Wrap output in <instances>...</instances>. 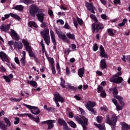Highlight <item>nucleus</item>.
I'll use <instances>...</instances> for the list:
<instances>
[{
    "label": "nucleus",
    "instance_id": "56",
    "mask_svg": "<svg viewBox=\"0 0 130 130\" xmlns=\"http://www.w3.org/2000/svg\"><path fill=\"white\" fill-rule=\"evenodd\" d=\"M50 32L51 38L55 37V35L54 34V31H53V30H52V29H50Z\"/></svg>",
    "mask_w": 130,
    "mask_h": 130
},
{
    "label": "nucleus",
    "instance_id": "8",
    "mask_svg": "<svg viewBox=\"0 0 130 130\" xmlns=\"http://www.w3.org/2000/svg\"><path fill=\"white\" fill-rule=\"evenodd\" d=\"M123 81V78L121 77H111L110 78V82L111 83H114V84H121Z\"/></svg>",
    "mask_w": 130,
    "mask_h": 130
},
{
    "label": "nucleus",
    "instance_id": "47",
    "mask_svg": "<svg viewBox=\"0 0 130 130\" xmlns=\"http://www.w3.org/2000/svg\"><path fill=\"white\" fill-rule=\"evenodd\" d=\"M100 95L102 98H106V92H105V90H103L101 92Z\"/></svg>",
    "mask_w": 130,
    "mask_h": 130
},
{
    "label": "nucleus",
    "instance_id": "26",
    "mask_svg": "<svg viewBox=\"0 0 130 130\" xmlns=\"http://www.w3.org/2000/svg\"><path fill=\"white\" fill-rule=\"evenodd\" d=\"M84 74H85V69H84V68L78 69L79 77H80V78H83V76H84Z\"/></svg>",
    "mask_w": 130,
    "mask_h": 130
},
{
    "label": "nucleus",
    "instance_id": "64",
    "mask_svg": "<svg viewBox=\"0 0 130 130\" xmlns=\"http://www.w3.org/2000/svg\"><path fill=\"white\" fill-rule=\"evenodd\" d=\"M52 42H53L54 45H56V41L55 40V37L51 38Z\"/></svg>",
    "mask_w": 130,
    "mask_h": 130
},
{
    "label": "nucleus",
    "instance_id": "28",
    "mask_svg": "<svg viewBox=\"0 0 130 130\" xmlns=\"http://www.w3.org/2000/svg\"><path fill=\"white\" fill-rule=\"evenodd\" d=\"M109 91L110 92H112L113 91V94L114 95V96H117V94H118V90H117V87H115L114 88H109Z\"/></svg>",
    "mask_w": 130,
    "mask_h": 130
},
{
    "label": "nucleus",
    "instance_id": "29",
    "mask_svg": "<svg viewBox=\"0 0 130 130\" xmlns=\"http://www.w3.org/2000/svg\"><path fill=\"white\" fill-rule=\"evenodd\" d=\"M66 36L69 39H72V40H76V36L74 34H71V32L67 33Z\"/></svg>",
    "mask_w": 130,
    "mask_h": 130
},
{
    "label": "nucleus",
    "instance_id": "36",
    "mask_svg": "<svg viewBox=\"0 0 130 130\" xmlns=\"http://www.w3.org/2000/svg\"><path fill=\"white\" fill-rule=\"evenodd\" d=\"M81 118L83 119V123L85 125V126H87L88 125V119L87 118L85 117L84 116H81Z\"/></svg>",
    "mask_w": 130,
    "mask_h": 130
},
{
    "label": "nucleus",
    "instance_id": "45",
    "mask_svg": "<svg viewBox=\"0 0 130 130\" xmlns=\"http://www.w3.org/2000/svg\"><path fill=\"white\" fill-rule=\"evenodd\" d=\"M32 119H34V121H35V122H37V123H39V122H40V118H39L38 116H37V118L34 117V118H32Z\"/></svg>",
    "mask_w": 130,
    "mask_h": 130
},
{
    "label": "nucleus",
    "instance_id": "18",
    "mask_svg": "<svg viewBox=\"0 0 130 130\" xmlns=\"http://www.w3.org/2000/svg\"><path fill=\"white\" fill-rule=\"evenodd\" d=\"M101 69L102 70H105V69H107V64H106V59L104 58L101 60Z\"/></svg>",
    "mask_w": 130,
    "mask_h": 130
},
{
    "label": "nucleus",
    "instance_id": "48",
    "mask_svg": "<svg viewBox=\"0 0 130 130\" xmlns=\"http://www.w3.org/2000/svg\"><path fill=\"white\" fill-rule=\"evenodd\" d=\"M77 22L78 23V24L80 25H83V23H84V21H83V20H82V19L79 18V17H77Z\"/></svg>",
    "mask_w": 130,
    "mask_h": 130
},
{
    "label": "nucleus",
    "instance_id": "32",
    "mask_svg": "<svg viewBox=\"0 0 130 130\" xmlns=\"http://www.w3.org/2000/svg\"><path fill=\"white\" fill-rule=\"evenodd\" d=\"M13 10H16L17 11H23L24 7L22 5H17L12 8Z\"/></svg>",
    "mask_w": 130,
    "mask_h": 130
},
{
    "label": "nucleus",
    "instance_id": "43",
    "mask_svg": "<svg viewBox=\"0 0 130 130\" xmlns=\"http://www.w3.org/2000/svg\"><path fill=\"white\" fill-rule=\"evenodd\" d=\"M103 119V118L102 116H98L96 117V121L98 122V123H101V121H102V120Z\"/></svg>",
    "mask_w": 130,
    "mask_h": 130
},
{
    "label": "nucleus",
    "instance_id": "17",
    "mask_svg": "<svg viewBox=\"0 0 130 130\" xmlns=\"http://www.w3.org/2000/svg\"><path fill=\"white\" fill-rule=\"evenodd\" d=\"M10 26H11V24L7 25L2 24L0 27V29H1L2 31H3L4 32H7L10 30Z\"/></svg>",
    "mask_w": 130,
    "mask_h": 130
},
{
    "label": "nucleus",
    "instance_id": "33",
    "mask_svg": "<svg viewBox=\"0 0 130 130\" xmlns=\"http://www.w3.org/2000/svg\"><path fill=\"white\" fill-rule=\"evenodd\" d=\"M20 3H24L25 5H31V4L34 3V1L31 0H20Z\"/></svg>",
    "mask_w": 130,
    "mask_h": 130
},
{
    "label": "nucleus",
    "instance_id": "24",
    "mask_svg": "<svg viewBox=\"0 0 130 130\" xmlns=\"http://www.w3.org/2000/svg\"><path fill=\"white\" fill-rule=\"evenodd\" d=\"M44 109H46V110H47V111H48V112H54V110H55V108L54 107H51L48 108L47 105H45L44 106Z\"/></svg>",
    "mask_w": 130,
    "mask_h": 130
},
{
    "label": "nucleus",
    "instance_id": "25",
    "mask_svg": "<svg viewBox=\"0 0 130 130\" xmlns=\"http://www.w3.org/2000/svg\"><path fill=\"white\" fill-rule=\"evenodd\" d=\"M109 36H114L115 35L116 31L112 28H109L107 29Z\"/></svg>",
    "mask_w": 130,
    "mask_h": 130
},
{
    "label": "nucleus",
    "instance_id": "41",
    "mask_svg": "<svg viewBox=\"0 0 130 130\" xmlns=\"http://www.w3.org/2000/svg\"><path fill=\"white\" fill-rule=\"evenodd\" d=\"M25 48L26 51L28 52V53L29 52H32V51H33V50H32V48H31V46L30 45L25 47Z\"/></svg>",
    "mask_w": 130,
    "mask_h": 130
},
{
    "label": "nucleus",
    "instance_id": "30",
    "mask_svg": "<svg viewBox=\"0 0 130 130\" xmlns=\"http://www.w3.org/2000/svg\"><path fill=\"white\" fill-rule=\"evenodd\" d=\"M27 84L30 85V86H32L34 88H36L37 87V82L34 80H31L30 81H27Z\"/></svg>",
    "mask_w": 130,
    "mask_h": 130
},
{
    "label": "nucleus",
    "instance_id": "49",
    "mask_svg": "<svg viewBox=\"0 0 130 130\" xmlns=\"http://www.w3.org/2000/svg\"><path fill=\"white\" fill-rule=\"evenodd\" d=\"M3 78L5 79L6 82H7L8 83H10V82H11V79H10L9 76L4 75L3 76Z\"/></svg>",
    "mask_w": 130,
    "mask_h": 130
},
{
    "label": "nucleus",
    "instance_id": "34",
    "mask_svg": "<svg viewBox=\"0 0 130 130\" xmlns=\"http://www.w3.org/2000/svg\"><path fill=\"white\" fill-rule=\"evenodd\" d=\"M4 122L6 123V125H7V127L8 126L9 127L11 126V121H10V119L7 117H4Z\"/></svg>",
    "mask_w": 130,
    "mask_h": 130
},
{
    "label": "nucleus",
    "instance_id": "23",
    "mask_svg": "<svg viewBox=\"0 0 130 130\" xmlns=\"http://www.w3.org/2000/svg\"><path fill=\"white\" fill-rule=\"evenodd\" d=\"M0 129L1 130H7L8 129V125H6L5 121H0Z\"/></svg>",
    "mask_w": 130,
    "mask_h": 130
},
{
    "label": "nucleus",
    "instance_id": "50",
    "mask_svg": "<svg viewBox=\"0 0 130 130\" xmlns=\"http://www.w3.org/2000/svg\"><path fill=\"white\" fill-rule=\"evenodd\" d=\"M28 54L30 57H34L35 59H36V56H35V53H34L33 51L29 52V53H28Z\"/></svg>",
    "mask_w": 130,
    "mask_h": 130
},
{
    "label": "nucleus",
    "instance_id": "54",
    "mask_svg": "<svg viewBox=\"0 0 130 130\" xmlns=\"http://www.w3.org/2000/svg\"><path fill=\"white\" fill-rule=\"evenodd\" d=\"M102 90H103V87L99 85L98 87V93H101V92H102Z\"/></svg>",
    "mask_w": 130,
    "mask_h": 130
},
{
    "label": "nucleus",
    "instance_id": "35",
    "mask_svg": "<svg viewBox=\"0 0 130 130\" xmlns=\"http://www.w3.org/2000/svg\"><path fill=\"white\" fill-rule=\"evenodd\" d=\"M11 17H12V18H14V19H16L18 21H21V17H20V16H19V15L17 14L11 13Z\"/></svg>",
    "mask_w": 130,
    "mask_h": 130
},
{
    "label": "nucleus",
    "instance_id": "46",
    "mask_svg": "<svg viewBox=\"0 0 130 130\" xmlns=\"http://www.w3.org/2000/svg\"><path fill=\"white\" fill-rule=\"evenodd\" d=\"M15 121L14 122V124H18L20 122V118L18 117H15Z\"/></svg>",
    "mask_w": 130,
    "mask_h": 130
},
{
    "label": "nucleus",
    "instance_id": "3",
    "mask_svg": "<svg viewBox=\"0 0 130 130\" xmlns=\"http://www.w3.org/2000/svg\"><path fill=\"white\" fill-rule=\"evenodd\" d=\"M29 12L32 17H35L37 13H43L44 10L43 9H40L36 4H32L29 7Z\"/></svg>",
    "mask_w": 130,
    "mask_h": 130
},
{
    "label": "nucleus",
    "instance_id": "63",
    "mask_svg": "<svg viewBox=\"0 0 130 130\" xmlns=\"http://www.w3.org/2000/svg\"><path fill=\"white\" fill-rule=\"evenodd\" d=\"M58 22H60V24L61 25H63V24H64V22L63 21V20H62V19H58L57 20V22L56 23H58Z\"/></svg>",
    "mask_w": 130,
    "mask_h": 130
},
{
    "label": "nucleus",
    "instance_id": "2",
    "mask_svg": "<svg viewBox=\"0 0 130 130\" xmlns=\"http://www.w3.org/2000/svg\"><path fill=\"white\" fill-rule=\"evenodd\" d=\"M106 122L109 125H111L112 130H115L116 122H117V117L116 115L113 114L110 119L109 115H107L106 117Z\"/></svg>",
    "mask_w": 130,
    "mask_h": 130
},
{
    "label": "nucleus",
    "instance_id": "7",
    "mask_svg": "<svg viewBox=\"0 0 130 130\" xmlns=\"http://www.w3.org/2000/svg\"><path fill=\"white\" fill-rule=\"evenodd\" d=\"M0 57L2 60V61H4V62L6 61V62H7V64L8 67L11 66V64H10V59L6 53L3 51L0 52Z\"/></svg>",
    "mask_w": 130,
    "mask_h": 130
},
{
    "label": "nucleus",
    "instance_id": "1",
    "mask_svg": "<svg viewBox=\"0 0 130 130\" xmlns=\"http://www.w3.org/2000/svg\"><path fill=\"white\" fill-rule=\"evenodd\" d=\"M90 18L92 19L94 22V23L92 24L91 26V31L92 33H95V31H96V33L101 32V31L104 29V25L103 23L99 22L98 19H97V17L93 14H90Z\"/></svg>",
    "mask_w": 130,
    "mask_h": 130
},
{
    "label": "nucleus",
    "instance_id": "21",
    "mask_svg": "<svg viewBox=\"0 0 130 130\" xmlns=\"http://www.w3.org/2000/svg\"><path fill=\"white\" fill-rule=\"evenodd\" d=\"M86 8L88 11H91L92 14H95V11H94V10H95V7L93 6L92 3H89L86 6Z\"/></svg>",
    "mask_w": 130,
    "mask_h": 130
},
{
    "label": "nucleus",
    "instance_id": "38",
    "mask_svg": "<svg viewBox=\"0 0 130 130\" xmlns=\"http://www.w3.org/2000/svg\"><path fill=\"white\" fill-rule=\"evenodd\" d=\"M60 80H61V83L60 85L63 89H64L66 88V85H64L66 84V80H63V78H62V77L60 78Z\"/></svg>",
    "mask_w": 130,
    "mask_h": 130
},
{
    "label": "nucleus",
    "instance_id": "19",
    "mask_svg": "<svg viewBox=\"0 0 130 130\" xmlns=\"http://www.w3.org/2000/svg\"><path fill=\"white\" fill-rule=\"evenodd\" d=\"M56 121L55 120H49V122H48V128L47 129H51L53 128V126L54 125L53 123H55Z\"/></svg>",
    "mask_w": 130,
    "mask_h": 130
},
{
    "label": "nucleus",
    "instance_id": "59",
    "mask_svg": "<svg viewBox=\"0 0 130 130\" xmlns=\"http://www.w3.org/2000/svg\"><path fill=\"white\" fill-rule=\"evenodd\" d=\"M26 115L27 116H28V117H29V118H31V119H33V118H34V116H33V115H32L31 114L26 113L25 116H26Z\"/></svg>",
    "mask_w": 130,
    "mask_h": 130
},
{
    "label": "nucleus",
    "instance_id": "20",
    "mask_svg": "<svg viewBox=\"0 0 130 130\" xmlns=\"http://www.w3.org/2000/svg\"><path fill=\"white\" fill-rule=\"evenodd\" d=\"M121 125L122 130H130V125H128V124L124 122H122L121 123Z\"/></svg>",
    "mask_w": 130,
    "mask_h": 130
},
{
    "label": "nucleus",
    "instance_id": "42",
    "mask_svg": "<svg viewBox=\"0 0 130 130\" xmlns=\"http://www.w3.org/2000/svg\"><path fill=\"white\" fill-rule=\"evenodd\" d=\"M11 16V13L10 14H5L4 15V17H2V21H6V19H9V17Z\"/></svg>",
    "mask_w": 130,
    "mask_h": 130
},
{
    "label": "nucleus",
    "instance_id": "9",
    "mask_svg": "<svg viewBox=\"0 0 130 130\" xmlns=\"http://www.w3.org/2000/svg\"><path fill=\"white\" fill-rule=\"evenodd\" d=\"M23 105L24 106H25V107H26V108H28V109H29V110H32V109L34 110V113L35 115H38V114H39V113H40V110L39 109H38V107H34V106H32L29 105H27L25 103H23Z\"/></svg>",
    "mask_w": 130,
    "mask_h": 130
},
{
    "label": "nucleus",
    "instance_id": "40",
    "mask_svg": "<svg viewBox=\"0 0 130 130\" xmlns=\"http://www.w3.org/2000/svg\"><path fill=\"white\" fill-rule=\"evenodd\" d=\"M20 62L22 67H25L26 64V59L24 57H22V58L20 59Z\"/></svg>",
    "mask_w": 130,
    "mask_h": 130
},
{
    "label": "nucleus",
    "instance_id": "51",
    "mask_svg": "<svg viewBox=\"0 0 130 130\" xmlns=\"http://www.w3.org/2000/svg\"><path fill=\"white\" fill-rule=\"evenodd\" d=\"M69 88L70 90H73V91H77L78 90V88L74 86L69 85Z\"/></svg>",
    "mask_w": 130,
    "mask_h": 130
},
{
    "label": "nucleus",
    "instance_id": "37",
    "mask_svg": "<svg viewBox=\"0 0 130 130\" xmlns=\"http://www.w3.org/2000/svg\"><path fill=\"white\" fill-rule=\"evenodd\" d=\"M67 123L73 128H76V127H77V124H76L73 121H68Z\"/></svg>",
    "mask_w": 130,
    "mask_h": 130
},
{
    "label": "nucleus",
    "instance_id": "52",
    "mask_svg": "<svg viewBox=\"0 0 130 130\" xmlns=\"http://www.w3.org/2000/svg\"><path fill=\"white\" fill-rule=\"evenodd\" d=\"M98 46L97 45V44H94L93 47V51H97L98 50Z\"/></svg>",
    "mask_w": 130,
    "mask_h": 130
},
{
    "label": "nucleus",
    "instance_id": "27",
    "mask_svg": "<svg viewBox=\"0 0 130 130\" xmlns=\"http://www.w3.org/2000/svg\"><path fill=\"white\" fill-rule=\"evenodd\" d=\"M96 105V104L95 103L90 101L88 103H87V105H85V107L87 109L89 108H93Z\"/></svg>",
    "mask_w": 130,
    "mask_h": 130
},
{
    "label": "nucleus",
    "instance_id": "22",
    "mask_svg": "<svg viewBox=\"0 0 130 130\" xmlns=\"http://www.w3.org/2000/svg\"><path fill=\"white\" fill-rule=\"evenodd\" d=\"M114 98L118 100L120 104L122 105V106H123V105H124V102H123V98H122L120 95H114Z\"/></svg>",
    "mask_w": 130,
    "mask_h": 130
},
{
    "label": "nucleus",
    "instance_id": "12",
    "mask_svg": "<svg viewBox=\"0 0 130 130\" xmlns=\"http://www.w3.org/2000/svg\"><path fill=\"white\" fill-rule=\"evenodd\" d=\"M36 17L38 18V21L41 23H43L44 22V18L45 17V14L42 13H38L36 14Z\"/></svg>",
    "mask_w": 130,
    "mask_h": 130
},
{
    "label": "nucleus",
    "instance_id": "53",
    "mask_svg": "<svg viewBox=\"0 0 130 130\" xmlns=\"http://www.w3.org/2000/svg\"><path fill=\"white\" fill-rule=\"evenodd\" d=\"M22 43H23L25 47H26V46H29V42H28L27 41L23 40L22 41Z\"/></svg>",
    "mask_w": 130,
    "mask_h": 130
},
{
    "label": "nucleus",
    "instance_id": "55",
    "mask_svg": "<svg viewBox=\"0 0 130 130\" xmlns=\"http://www.w3.org/2000/svg\"><path fill=\"white\" fill-rule=\"evenodd\" d=\"M64 28H65V29H67L68 30H70L71 26H70V25H69L68 23H66L64 25Z\"/></svg>",
    "mask_w": 130,
    "mask_h": 130
},
{
    "label": "nucleus",
    "instance_id": "14",
    "mask_svg": "<svg viewBox=\"0 0 130 130\" xmlns=\"http://www.w3.org/2000/svg\"><path fill=\"white\" fill-rule=\"evenodd\" d=\"M11 37L12 39H13L14 40H15V41H18V40H19L20 39V37L18 36V34H17V32H16V31H14V29H11Z\"/></svg>",
    "mask_w": 130,
    "mask_h": 130
},
{
    "label": "nucleus",
    "instance_id": "5",
    "mask_svg": "<svg viewBox=\"0 0 130 130\" xmlns=\"http://www.w3.org/2000/svg\"><path fill=\"white\" fill-rule=\"evenodd\" d=\"M54 96L53 100L56 104L57 107H59L60 105L58 102H59L61 103H63V102H64V99L60 96V94L58 92H56L54 94Z\"/></svg>",
    "mask_w": 130,
    "mask_h": 130
},
{
    "label": "nucleus",
    "instance_id": "60",
    "mask_svg": "<svg viewBox=\"0 0 130 130\" xmlns=\"http://www.w3.org/2000/svg\"><path fill=\"white\" fill-rule=\"evenodd\" d=\"M14 60L17 64H20V61L19 60V58L18 57H15L14 58Z\"/></svg>",
    "mask_w": 130,
    "mask_h": 130
},
{
    "label": "nucleus",
    "instance_id": "13",
    "mask_svg": "<svg viewBox=\"0 0 130 130\" xmlns=\"http://www.w3.org/2000/svg\"><path fill=\"white\" fill-rule=\"evenodd\" d=\"M100 56L101 57H105V58H107L108 57V55L105 53V50L103 47V46L101 45L100 46Z\"/></svg>",
    "mask_w": 130,
    "mask_h": 130
},
{
    "label": "nucleus",
    "instance_id": "58",
    "mask_svg": "<svg viewBox=\"0 0 130 130\" xmlns=\"http://www.w3.org/2000/svg\"><path fill=\"white\" fill-rule=\"evenodd\" d=\"M48 15L50 16V17H53V12L52 11V10L50 9L48 10Z\"/></svg>",
    "mask_w": 130,
    "mask_h": 130
},
{
    "label": "nucleus",
    "instance_id": "57",
    "mask_svg": "<svg viewBox=\"0 0 130 130\" xmlns=\"http://www.w3.org/2000/svg\"><path fill=\"white\" fill-rule=\"evenodd\" d=\"M0 70L1 72H2V73H6V72H7V70H6V68H5V67H4V66H1Z\"/></svg>",
    "mask_w": 130,
    "mask_h": 130
},
{
    "label": "nucleus",
    "instance_id": "11",
    "mask_svg": "<svg viewBox=\"0 0 130 130\" xmlns=\"http://www.w3.org/2000/svg\"><path fill=\"white\" fill-rule=\"evenodd\" d=\"M49 61L51 63V69L52 70V73L53 75H55L56 74V71H55V68H54V60L53 57L49 58Z\"/></svg>",
    "mask_w": 130,
    "mask_h": 130
},
{
    "label": "nucleus",
    "instance_id": "6",
    "mask_svg": "<svg viewBox=\"0 0 130 130\" xmlns=\"http://www.w3.org/2000/svg\"><path fill=\"white\" fill-rule=\"evenodd\" d=\"M55 31L60 40H62L63 42H66L67 43L69 42V39L67 38V36H66V35L62 34V31H61L60 29L55 28Z\"/></svg>",
    "mask_w": 130,
    "mask_h": 130
},
{
    "label": "nucleus",
    "instance_id": "15",
    "mask_svg": "<svg viewBox=\"0 0 130 130\" xmlns=\"http://www.w3.org/2000/svg\"><path fill=\"white\" fill-rule=\"evenodd\" d=\"M75 120H76V121H77L78 123H80V124H81L83 128V130L87 129V126L85 125V124L84 123V121L82 120V119L81 118L79 117V116H76L75 117Z\"/></svg>",
    "mask_w": 130,
    "mask_h": 130
},
{
    "label": "nucleus",
    "instance_id": "4",
    "mask_svg": "<svg viewBox=\"0 0 130 130\" xmlns=\"http://www.w3.org/2000/svg\"><path fill=\"white\" fill-rule=\"evenodd\" d=\"M40 34L43 38L45 42L47 45H49L50 43V37L49 36V29L46 28L45 30L41 31Z\"/></svg>",
    "mask_w": 130,
    "mask_h": 130
},
{
    "label": "nucleus",
    "instance_id": "61",
    "mask_svg": "<svg viewBox=\"0 0 130 130\" xmlns=\"http://www.w3.org/2000/svg\"><path fill=\"white\" fill-rule=\"evenodd\" d=\"M73 23L75 27H76V28H78V21H77V20L74 19Z\"/></svg>",
    "mask_w": 130,
    "mask_h": 130
},
{
    "label": "nucleus",
    "instance_id": "16",
    "mask_svg": "<svg viewBox=\"0 0 130 130\" xmlns=\"http://www.w3.org/2000/svg\"><path fill=\"white\" fill-rule=\"evenodd\" d=\"M58 123L59 125L63 126L62 128H64V127H66L68 126V123H67V122H66V120H64L62 118L58 119Z\"/></svg>",
    "mask_w": 130,
    "mask_h": 130
},
{
    "label": "nucleus",
    "instance_id": "10",
    "mask_svg": "<svg viewBox=\"0 0 130 130\" xmlns=\"http://www.w3.org/2000/svg\"><path fill=\"white\" fill-rule=\"evenodd\" d=\"M13 47L15 50H20L23 48V44L20 41H15Z\"/></svg>",
    "mask_w": 130,
    "mask_h": 130
},
{
    "label": "nucleus",
    "instance_id": "44",
    "mask_svg": "<svg viewBox=\"0 0 130 130\" xmlns=\"http://www.w3.org/2000/svg\"><path fill=\"white\" fill-rule=\"evenodd\" d=\"M87 109L88 110H89V111H90L92 114H93L94 115H96V111H95V110H94L93 108H90Z\"/></svg>",
    "mask_w": 130,
    "mask_h": 130
},
{
    "label": "nucleus",
    "instance_id": "62",
    "mask_svg": "<svg viewBox=\"0 0 130 130\" xmlns=\"http://www.w3.org/2000/svg\"><path fill=\"white\" fill-rule=\"evenodd\" d=\"M119 76H121V71H119V72H117L116 73V74H115V75H113V77H120Z\"/></svg>",
    "mask_w": 130,
    "mask_h": 130
},
{
    "label": "nucleus",
    "instance_id": "39",
    "mask_svg": "<svg viewBox=\"0 0 130 130\" xmlns=\"http://www.w3.org/2000/svg\"><path fill=\"white\" fill-rule=\"evenodd\" d=\"M94 125L96 126L98 128H99L100 130H104L105 126L103 124H94Z\"/></svg>",
    "mask_w": 130,
    "mask_h": 130
},
{
    "label": "nucleus",
    "instance_id": "31",
    "mask_svg": "<svg viewBox=\"0 0 130 130\" xmlns=\"http://www.w3.org/2000/svg\"><path fill=\"white\" fill-rule=\"evenodd\" d=\"M28 25L30 26V28H32V27H34V28H38V25H37L35 21H29L28 23Z\"/></svg>",
    "mask_w": 130,
    "mask_h": 130
}]
</instances>
